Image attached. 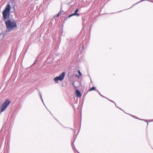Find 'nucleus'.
<instances>
[{"label":"nucleus","instance_id":"obj_3","mask_svg":"<svg viewBox=\"0 0 153 153\" xmlns=\"http://www.w3.org/2000/svg\"><path fill=\"white\" fill-rule=\"evenodd\" d=\"M65 73L63 72L62 74L60 75L59 76L56 77L54 78V80L56 83H58V80H59L61 81L63 80L64 79L65 76Z\"/></svg>","mask_w":153,"mask_h":153},{"label":"nucleus","instance_id":"obj_6","mask_svg":"<svg viewBox=\"0 0 153 153\" xmlns=\"http://www.w3.org/2000/svg\"><path fill=\"white\" fill-rule=\"evenodd\" d=\"M96 89V88L95 87H92L89 90V91H95Z\"/></svg>","mask_w":153,"mask_h":153},{"label":"nucleus","instance_id":"obj_2","mask_svg":"<svg viewBox=\"0 0 153 153\" xmlns=\"http://www.w3.org/2000/svg\"><path fill=\"white\" fill-rule=\"evenodd\" d=\"M10 103V100H6L2 104L1 109V112H2L5 111Z\"/></svg>","mask_w":153,"mask_h":153},{"label":"nucleus","instance_id":"obj_1","mask_svg":"<svg viewBox=\"0 0 153 153\" xmlns=\"http://www.w3.org/2000/svg\"><path fill=\"white\" fill-rule=\"evenodd\" d=\"M10 9V3L8 2L5 9L2 12L3 20L5 22L7 29L9 30H12L17 27L16 23L15 21H12L9 19L7 20L9 16Z\"/></svg>","mask_w":153,"mask_h":153},{"label":"nucleus","instance_id":"obj_9","mask_svg":"<svg viewBox=\"0 0 153 153\" xmlns=\"http://www.w3.org/2000/svg\"><path fill=\"white\" fill-rule=\"evenodd\" d=\"M74 82H73V83H72V85H73L74 86V87H75L74 85Z\"/></svg>","mask_w":153,"mask_h":153},{"label":"nucleus","instance_id":"obj_8","mask_svg":"<svg viewBox=\"0 0 153 153\" xmlns=\"http://www.w3.org/2000/svg\"><path fill=\"white\" fill-rule=\"evenodd\" d=\"M60 15V12L58 13L57 14V15L56 16V17H58Z\"/></svg>","mask_w":153,"mask_h":153},{"label":"nucleus","instance_id":"obj_4","mask_svg":"<svg viewBox=\"0 0 153 153\" xmlns=\"http://www.w3.org/2000/svg\"><path fill=\"white\" fill-rule=\"evenodd\" d=\"M78 11V8H76V10L74 11V13L68 16V17L69 18H70V17H71V16H79V14L78 13H77Z\"/></svg>","mask_w":153,"mask_h":153},{"label":"nucleus","instance_id":"obj_7","mask_svg":"<svg viewBox=\"0 0 153 153\" xmlns=\"http://www.w3.org/2000/svg\"><path fill=\"white\" fill-rule=\"evenodd\" d=\"M78 73L79 74L78 77L81 76H82V74H81V73L80 72V71L78 70Z\"/></svg>","mask_w":153,"mask_h":153},{"label":"nucleus","instance_id":"obj_5","mask_svg":"<svg viewBox=\"0 0 153 153\" xmlns=\"http://www.w3.org/2000/svg\"><path fill=\"white\" fill-rule=\"evenodd\" d=\"M76 95L78 97H80L82 96V94L78 90L76 91Z\"/></svg>","mask_w":153,"mask_h":153}]
</instances>
